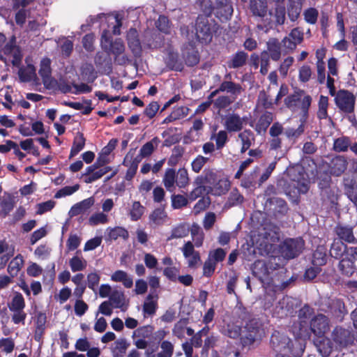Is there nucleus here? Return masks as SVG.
I'll list each match as a JSON object with an SVG mask.
<instances>
[{"label": "nucleus", "instance_id": "37", "mask_svg": "<svg viewBox=\"0 0 357 357\" xmlns=\"http://www.w3.org/2000/svg\"><path fill=\"white\" fill-rule=\"evenodd\" d=\"M14 206V197L10 194L5 195L1 200H0V206L1 208L0 215L2 218H6L13 209Z\"/></svg>", "mask_w": 357, "mask_h": 357}, {"label": "nucleus", "instance_id": "39", "mask_svg": "<svg viewBox=\"0 0 357 357\" xmlns=\"http://www.w3.org/2000/svg\"><path fill=\"white\" fill-rule=\"evenodd\" d=\"M23 264V257L20 254H18L10 261L7 271L11 278H14L17 275L19 271L22 268Z\"/></svg>", "mask_w": 357, "mask_h": 357}, {"label": "nucleus", "instance_id": "1", "mask_svg": "<svg viewBox=\"0 0 357 357\" xmlns=\"http://www.w3.org/2000/svg\"><path fill=\"white\" fill-rule=\"evenodd\" d=\"M270 345L276 353L275 357H301L304 352V347L299 341H293L285 333L279 331L273 332Z\"/></svg>", "mask_w": 357, "mask_h": 357}, {"label": "nucleus", "instance_id": "58", "mask_svg": "<svg viewBox=\"0 0 357 357\" xmlns=\"http://www.w3.org/2000/svg\"><path fill=\"white\" fill-rule=\"evenodd\" d=\"M162 182L167 190H172L176 183V172L174 169L169 168L166 170Z\"/></svg>", "mask_w": 357, "mask_h": 357}, {"label": "nucleus", "instance_id": "18", "mask_svg": "<svg viewBox=\"0 0 357 357\" xmlns=\"http://www.w3.org/2000/svg\"><path fill=\"white\" fill-rule=\"evenodd\" d=\"M183 58L185 64L189 67H193L199 63L200 56L194 42H188L183 50Z\"/></svg>", "mask_w": 357, "mask_h": 357}, {"label": "nucleus", "instance_id": "47", "mask_svg": "<svg viewBox=\"0 0 357 357\" xmlns=\"http://www.w3.org/2000/svg\"><path fill=\"white\" fill-rule=\"evenodd\" d=\"M159 142V138L158 137H155L151 141L145 143L140 149V156L144 158L150 156Z\"/></svg>", "mask_w": 357, "mask_h": 357}, {"label": "nucleus", "instance_id": "19", "mask_svg": "<svg viewBox=\"0 0 357 357\" xmlns=\"http://www.w3.org/2000/svg\"><path fill=\"white\" fill-rule=\"evenodd\" d=\"M328 311L333 317L339 321H342L347 310L345 304L341 298H334L330 301L328 304Z\"/></svg>", "mask_w": 357, "mask_h": 357}, {"label": "nucleus", "instance_id": "13", "mask_svg": "<svg viewBox=\"0 0 357 357\" xmlns=\"http://www.w3.org/2000/svg\"><path fill=\"white\" fill-rule=\"evenodd\" d=\"M334 234L337 240L344 243H357V238L354 234V226L338 222L334 227Z\"/></svg>", "mask_w": 357, "mask_h": 357}, {"label": "nucleus", "instance_id": "59", "mask_svg": "<svg viewBox=\"0 0 357 357\" xmlns=\"http://www.w3.org/2000/svg\"><path fill=\"white\" fill-rule=\"evenodd\" d=\"M189 183L188 170L185 168H180L176 175V184L179 188H185Z\"/></svg>", "mask_w": 357, "mask_h": 357}, {"label": "nucleus", "instance_id": "60", "mask_svg": "<svg viewBox=\"0 0 357 357\" xmlns=\"http://www.w3.org/2000/svg\"><path fill=\"white\" fill-rule=\"evenodd\" d=\"M112 170V167L109 166H106L102 168L98 169L97 171H94L93 174L89 175V176H86L84 178V181L86 183H91L95 181H97L102 178L105 174Z\"/></svg>", "mask_w": 357, "mask_h": 357}, {"label": "nucleus", "instance_id": "6", "mask_svg": "<svg viewBox=\"0 0 357 357\" xmlns=\"http://www.w3.org/2000/svg\"><path fill=\"white\" fill-rule=\"evenodd\" d=\"M196 181L204 185L211 186L216 184L218 185L216 190L217 194L220 195L228 191L229 183L227 181L220 180L217 183V174L213 169L205 168L202 174L197 176Z\"/></svg>", "mask_w": 357, "mask_h": 357}, {"label": "nucleus", "instance_id": "17", "mask_svg": "<svg viewBox=\"0 0 357 357\" xmlns=\"http://www.w3.org/2000/svg\"><path fill=\"white\" fill-rule=\"evenodd\" d=\"M310 330L318 337H322L329 330V321L326 316L319 314L310 321Z\"/></svg>", "mask_w": 357, "mask_h": 357}, {"label": "nucleus", "instance_id": "35", "mask_svg": "<svg viewBox=\"0 0 357 357\" xmlns=\"http://www.w3.org/2000/svg\"><path fill=\"white\" fill-rule=\"evenodd\" d=\"M270 204H275L274 215L281 217L285 215L289 210L287 203L282 198L273 197L268 199Z\"/></svg>", "mask_w": 357, "mask_h": 357}, {"label": "nucleus", "instance_id": "5", "mask_svg": "<svg viewBox=\"0 0 357 357\" xmlns=\"http://www.w3.org/2000/svg\"><path fill=\"white\" fill-rule=\"evenodd\" d=\"M312 97L310 96H306L303 98L301 107V124L297 128L288 127L284 128V134L286 137L293 142H296V140L304 133L305 132V124L309 116V109L312 103Z\"/></svg>", "mask_w": 357, "mask_h": 357}, {"label": "nucleus", "instance_id": "46", "mask_svg": "<svg viewBox=\"0 0 357 357\" xmlns=\"http://www.w3.org/2000/svg\"><path fill=\"white\" fill-rule=\"evenodd\" d=\"M129 346L126 339H119L114 342V347L112 349L113 357H123Z\"/></svg>", "mask_w": 357, "mask_h": 357}, {"label": "nucleus", "instance_id": "62", "mask_svg": "<svg viewBox=\"0 0 357 357\" xmlns=\"http://www.w3.org/2000/svg\"><path fill=\"white\" fill-rule=\"evenodd\" d=\"M209 161V158L198 155L191 162L192 170L195 173H199L204 166Z\"/></svg>", "mask_w": 357, "mask_h": 357}, {"label": "nucleus", "instance_id": "12", "mask_svg": "<svg viewBox=\"0 0 357 357\" xmlns=\"http://www.w3.org/2000/svg\"><path fill=\"white\" fill-rule=\"evenodd\" d=\"M284 132V127L282 124L278 121L274 122L269 129L270 138L268 139V147L270 151H275L281 149L282 144V139L281 135Z\"/></svg>", "mask_w": 357, "mask_h": 357}, {"label": "nucleus", "instance_id": "48", "mask_svg": "<svg viewBox=\"0 0 357 357\" xmlns=\"http://www.w3.org/2000/svg\"><path fill=\"white\" fill-rule=\"evenodd\" d=\"M241 332L242 328L234 324H227L222 331L223 335L232 339L238 338L241 335Z\"/></svg>", "mask_w": 357, "mask_h": 357}, {"label": "nucleus", "instance_id": "22", "mask_svg": "<svg viewBox=\"0 0 357 357\" xmlns=\"http://www.w3.org/2000/svg\"><path fill=\"white\" fill-rule=\"evenodd\" d=\"M308 96L303 89H296L291 94L288 95L284 100L285 106L291 110H295L298 107V103L302 104L303 99L305 96Z\"/></svg>", "mask_w": 357, "mask_h": 357}, {"label": "nucleus", "instance_id": "4", "mask_svg": "<svg viewBox=\"0 0 357 357\" xmlns=\"http://www.w3.org/2000/svg\"><path fill=\"white\" fill-rule=\"evenodd\" d=\"M218 29V24L213 20L205 15H199L196 20L195 30L197 40L202 44L211 42L213 33Z\"/></svg>", "mask_w": 357, "mask_h": 357}, {"label": "nucleus", "instance_id": "49", "mask_svg": "<svg viewBox=\"0 0 357 357\" xmlns=\"http://www.w3.org/2000/svg\"><path fill=\"white\" fill-rule=\"evenodd\" d=\"M81 75L88 82H93L97 77L93 66L88 63L81 67Z\"/></svg>", "mask_w": 357, "mask_h": 357}, {"label": "nucleus", "instance_id": "44", "mask_svg": "<svg viewBox=\"0 0 357 357\" xmlns=\"http://www.w3.org/2000/svg\"><path fill=\"white\" fill-rule=\"evenodd\" d=\"M351 146L349 137L342 136L334 140L333 149L337 153L345 152Z\"/></svg>", "mask_w": 357, "mask_h": 357}, {"label": "nucleus", "instance_id": "53", "mask_svg": "<svg viewBox=\"0 0 357 357\" xmlns=\"http://www.w3.org/2000/svg\"><path fill=\"white\" fill-rule=\"evenodd\" d=\"M46 321V314L42 312H38L36 319V333L34 335V338L36 340H38V339H37L38 332H40V335H43V334L44 333L45 330Z\"/></svg>", "mask_w": 357, "mask_h": 357}, {"label": "nucleus", "instance_id": "24", "mask_svg": "<svg viewBox=\"0 0 357 357\" xmlns=\"http://www.w3.org/2000/svg\"><path fill=\"white\" fill-rule=\"evenodd\" d=\"M94 198L91 197L74 204L70 209V216L74 217L84 213L94 204Z\"/></svg>", "mask_w": 357, "mask_h": 357}, {"label": "nucleus", "instance_id": "25", "mask_svg": "<svg viewBox=\"0 0 357 357\" xmlns=\"http://www.w3.org/2000/svg\"><path fill=\"white\" fill-rule=\"evenodd\" d=\"M328 249L326 245H318L312 254V263L316 266H322L327 263Z\"/></svg>", "mask_w": 357, "mask_h": 357}, {"label": "nucleus", "instance_id": "51", "mask_svg": "<svg viewBox=\"0 0 357 357\" xmlns=\"http://www.w3.org/2000/svg\"><path fill=\"white\" fill-rule=\"evenodd\" d=\"M328 98L327 96H321L318 102L317 118L320 120L326 119L328 116Z\"/></svg>", "mask_w": 357, "mask_h": 357}, {"label": "nucleus", "instance_id": "20", "mask_svg": "<svg viewBox=\"0 0 357 357\" xmlns=\"http://www.w3.org/2000/svg\"><path fill=\"white\" fill-rule=\"evenodd\" d=\"M357 257H352L349 255V248L348 249V255L346 257L342 259L338 264V268L341 273L345 276L351 277L357 270L355 265V261Z\"/></svg>", "mask_w": 357, "mask_h": 357}, {"label": "nucleus", "instance_id": "7", "mask_svg": "<svg viewBox=\"0 0 357 357\" xmlns=\"http://www.w3.org/2000/svg\"><path fill=\"white\" fill-rule=\"evenodd\" d=\"M304 246L302 238H287L280 245V252L284 259H291L302 253Z\"/></svg>", "mask_w": 357, "mask_h": 357}, {"label": "nucleus", "instance_id": "40", "mask_svg": "<svg viewBox=\"0 0 357 357\" xmlns=\"http://www.w3.org/2000/svg\"><path fill=\"white\" fill-rule=\"evenodd\" d=\"M112 305L114 308H120L122 311H125L123 306L125 305V295L121 291L114 290L109 297Z\"/></svg>", "mask_w": 357, "mask_h": 357}, {"label": "nucleus", "instance_id": "64", "mask_svg": "<svg viewBox=\"0 0 357 357\" xmlns=\"http://www.w3.org/2000/svg\"><path fill=\"white\" fill-rule=\"evenodd\" d=\"M167 217L166 213L162 208L155 209L149 216V219L156 225H162Z\"/></svg>", "mask_w": 357, "mask_h": 357}, {"label": "nucleus", "instance_id": "11", "mask_svg": "<svg viewBox=\"0 0 357 357\" xmlns=\"http://www.w3.org/2000/svg\"><path fill=\"white\" fill-rule=\"evenodd\" d=\"M337 107L347 114L354 111L356 98L354 94L347 90H340L335 98Z\"/></svg>", "mask_w": 357, "mask_h": 357}, {"label": "nucleus", "instance_id": "55", "mask_svg": "<svg viewBox=\"0 0 357 357\" xmlns=\"http://www.w3.org/2000/svg\"><path fill=\"white\" fill-rule=\"evenodd\" d=\"M145 208L138 201L132 203L129 215L131 220L137 221L141 219L144 213Z\"/></svg>", "mask_w": 357, "mask_h": 357}, {"label": "nucleus", "instance_id": "10", "mask_svg": "<svg viewBox=\"0 0 357 357\" xmlns=\"http://www.w3.org/2000/svg\"><path fill=\"white\" fill-rule=\"evenodd\" d=\"M274 269H275V268H272L270 263L259 259L254 262L252 271L253 275L257 278L262 284L270 285L273 282L270 271Z\"/></svg>", "mask_w": 357, "mask_h": 357}, {"label": "nucleus", "instance_id": "56", "mask_svg": "<svg viewBox=\"0 0 357 357\" xmlns=\"http://www.w3.org/2000/svg\"><path fill=\"white\" fill-rule=\"evenodd\" d=\"M301 4L296 1H290L287 6V14L291 21L295 22L299 17L301 11Z\"/></svg>", "mask_w": 357, "mask_h": 357}, {"label": "nucleus", "instance_id": "30", "mask_svg": "<svg viewBox=\"0 0 357 357\" xmlns=\"http://www.w3.org/2000/svg\"><path fill=\"white\" fill-rule=\"evenodd\" d=\"M193 185H195V188L188 195V199L191 202L196 200L204 195H208L212 191V188L211 186L199 183L196 181V178L194 180Z\"/></svg>", "mask_w": 357, "mask_h": 357}, {"label": "nucleus", "instance_id": "54", "mask_svg": "<svg viewBox=\"0 0 357 357\" xmlns=\"http://www.w3.org/2000/svg\"><path fill=\"white\" fill-rule=\"evenodd\" d=\"M26 303L22 294L20 292H15L8 307L10 311L17 309L25 308Z\"/></svg>", "mask_w": 357, "mask_h": 357}, {"label": "nucleus", "instance_id": "33", "mask_svg": "<svg viewBox=\"0 0 357 357\" xmlns=\"http://www.w3.org/2000/svg\"><path fill=\"white\" fill-rule=\"evenodd\" d=\"M158 295H153V292L148 294L143 305V312L144 315H153L155 313L158 307Z\"/></svg>", "mask_w": 357, "mask_h": 357}, {"label": "nucleus", "instance_id": "52", "mask_svg": "<svg viewBox=\"0 0 357 357\" xmlns=\"http://www.w3.org/2000/svg\"><path fill=\"white\" fill-rule=\"evenodd\" d=\"M244 201L243 195L240 193L237 188H234L230 192L226 205L229 207H232L241 204Z\"/></svg>", "mask_w": 357, "mask_h": 357}, {"label": "nucleus", "instance_id": "42", "mask_svg": "<svg viewBox=\"0 0 357 357\" xmlns=\"http://www.w3.org/2000/svg\"><path fill=\"white\" fill-rule=\"evenodd\" d=\"M320 337L321 339L316 344L317 350L323 357H328L333 351V343L327 337Z\"/></svg>", "mask_w": 357, "mask_h": 357}, {"label": "nucleus", "instance_id": "21", "mask_svg": "<svg viewBox=\"0 0 357 357\" xmlns=\"http://www.w3.org/2000/svg\"><path fill=\"white\" fill-rule=\"evenodd\" d=\"M220 93H227L230 97L236 99L244 91L241 84L232 82L231 80H224L218 88Z\"/></svg>", "mask_w": 357, "mask_h": 357}, {"label": "nucleus", "instance_id": "23", "mask_svg": "<svg viewBox=\"0 0 357 357\" xmlns=\"http://www.w3.org/2000/svg\"><path fill=\"white\" fill-rule=\"evenodd\" d=\"M225 127L229 132H238L243 129V119L237 114H229L225 119Z\"/></svg>", "mask_w": 357, "mask_h": 357}, {"label": "nucleus", "instance_id": "3", "mask_svg": "<svg viewBox=\"0 0 357 357\" xmlns=\"http://www.w3.org/2000/svg\"><path fill=\"white\" fill-rule=\"evenodd\" d=\"M266 46L267 50H264L260 54V73L263 75L268 72L270 59L278 61L282 53V43L276 38H271L266 43Z\"/></svg>", "mask_w": 357, "mask_h": 357}, {"label": "nucleus", "instance_id": "8", "mask_svg": "<svg viewBox=\"0 0 357 357\" xmlns=\"http://www.w3.org/2000/svg\"><path fill=\"white\" fill-rule=\"evenodd\" d=\"M102 49L108 54H113L114 59L123 54L125 51V45L121 38L112 40L109 31L104 30L101 36Z\"/></svg>", "mask_w": 357, "mask_h": 357}, {"label": "nucleus", "instance_id": "38", "mask_svg": "<svg viewBox=\"0 0 357 357\" xmlns=\"http://www.w3.org/2000/svg\"><path fill=\"white\" fill-rule=\"evenodd\" d=\"M85 142L86 139L84 134L82 132H77L73 139L69 158H71L77 155L84 149Z\"/></svg>", "mask_w": 357, "mask_h": 357}, {"label": "nucleus", "instance_id": "36", "mask_svg": "<svg viewBox=\"0 0 357 357\" xmlns=\"http://www.w3.org/2000/svg\"><path fill=\"white\" fill-rule=\"evenodd\" d=\"M190 232V227L185 222H181L172 229L171 234L167 237V241L174 238H181L187 236Z\"/></svg>", "mask_w": 357, "mask_h": 357}, {"label": "nucleus", "instance_id": "50", "mask_svg": "<svg viewBox=\"0 0 357 357\" xmlns=\"http://www.w3.org/2000/svg\"><path fill=\"white\" fill-rule=\"evenodd\" d=\"M270 15L275 19V25H283L286 19V9L283 5H277L273 12L270 11Z\"/></svg>", "mask_w": 357, "mask_h": 357}, {"label": "nucleus", "instance_id": "29", "mask_svg": "<svg viewBox=\"0 0 357 357\" xmlns=\"http://www.w3.org/2000/svg\"><path fill=\"white\" fill-rule=\"evenodd\" d=\"M273 121V113L268 111H266L260 116L257 123H256L255 131L258 134L265 132Z\"/></svg>", "mask_w": 357, "mask_h": 357}, {"label": "nucleus", "instance_id": "16", "mask_svg": "<svg viewBox=\"0 0 357 357\" xmlns=\"http://www.w3.org/2000/svg\"><path fill=\"white\" fill-rule=\"evenodd\" d=\"M183 257L188 259V267L196 268L201 263L200 254L194 248L191 241H187L181 248Z\"/></svg>", "mask_w": 357, "mask_h": 357}, {"label": "nucleus", "instance_id": "2", "mask_svg": "<svg viewBox=\"0 0 357 357\" xmlns=\"http://www.w3.org/2000/svg\"><path fill=\"white\" fill-rule=\"evenodd\" d=\"M287 176L291 183L284 190L287 195L305 194L309 190L310 181L307 173L302 166L296 165L287 169Z\"/></svg>", "mask_w": 357, "mask_h": 357}, {"label": "nucleus", "instance_id": "9", "mask_svg": "<svg viewBox=\"0 0 357 357\" xmlns=\"http://www.w3.org/2000/svg\"><path fill=\"white\" fill-rule=\"evenodd\" d=\"M261 324L255 319L249 320L244 326L241 343L243 347H249L261 338Z\"/></svg>", "mask_w": 357, "mask_h": 357}, {"label": "nucleus", "instance_id": "57", "mask_svg": "<svg viewBox=\"0 0 357 357\" xmlns=\"http://www.w3.org/2000/svg\"><path fill=\"white\" fill-rule=\"evenodd\" d=\"M108 236L110 239L114 241L119 238H122L123 240H128L129 238V233L126 228L118 226L109 230Z\"/></svg>", "mask_w": 357, "mask_h": 357}, {"label": "nucleus", "instance_id": "61", "mask_svg": "<svg viewBox=\"0 0 357 357\" xmlns=\"http://www.w3.org/2000/svg\"><path fill=\"white\" fill-rule=\"evenodd\" d=\"M69 264L73 272H77L84 270L87 266V262L78 256H74L70 259Z\"/></svg>", "mask_w": 357, "mask_h": 357}, {"label": "nucleus", "instance_id": "34", "mask_svg": "<svg viewBox=\"0 0 357 357\" xmlns=\"http://www.w3.org/2000/svg\"><path fill=\"white\" fill-rule=\"evenodd\" d=\"M134 155H135V150L130 149L126 155V156L123 159V161L122 162V165L123 166L128 167V169L126 171V176H125V179L128 181H131L134 178V176H135V174L137 173V169H138L137 167H135V166L129 164V162H128V160L129 161L132 160Z\"/></svg>", "mask_w": 357, "mask_h": 357}, {"label": "nucleus", "instance_id": "31", "mask_svg": "<svg viewBox=\"0 0 357 357\" xmlns=\"http://www.w3.org/2000/svg\"><path fill=\"white\" fill-rule=\"evenodd\" d=\"M248 54L244 51H238L233 54L230 60L227 61V66L229 68H238L245 65Z\"/></svg>", "mask_w": 357, "mask_h": 357}, {"label": "nucleus", "instance_id": "32", "mask_svg": "<svg viewBox=\"0 0 357 357\" xmlns=\"http://www.w3.org/2000/svg\"><path fill=\"white\" fill-rule=\"evenodd\" d=\"M250 9L253 15L264 17L267 13V3L266 0H250Z\"/></svg>", "mask_w": 357, "mask_h": 357}, {"label": "nucleus", "instance_id": "14", "mask_svg": "<svg viewBox=\"0 0 357 357\" xmlns=\"http://www.w3.org/2000/svg\"><path fill=\"white\" fill-rule=\"evenodd\" d=\"M333 340L341 348L346 347L354 343V337L349 329L336 326L332 333Z\"/></svg>", "mask_w": 357, "mask_h": 357}, {"label": "nucleus", "instance_id": "45", "mask_svg": "<svg viewBox=\"0 0 357 357\" xmlns=\"http://www.w3.org/2000/svg\"><path fill=\"white\" fill-rule=\"evenodd\" d=\"M210 139L215 140L217 150H222L229 141L228 135L225 130H220L218 133L212 134Z\"/></svg>", "mask_w": 357, "mask_h": 357}, {"label": "nucleus", "instance_id": "15", "mask_svg": "<svg viewBox=\"0 0 357 357\" xmlns=\"http://www.w3.org/2000/svg\"><path fill=\"white\" fill-rule=\"evenodd\" d=\"M45 86L50 89L56 83V79L52 77L51 60L47 57L42 59L38 71Z\"/></svg>", "mask_w": 357, "mask_h": 357}, {"label": "nucleus", "instance_id": "41", "mask_svg": "<svg viewBox=\"0 0 357 357\" xmlns=\"http://www.w3.org/2000/svg\"><path fill=\"white\" fill-rule=\"evenodd\" d=\"M111 279L114 282H121L126 288H131L133 285L132 278L127 274L126 272L121 270L116 271L111 276Z\"/></svg>", "mask_w": 357, "mask_h": 357}, {"label": "nucleus", "instance_id": "43", "mask_svg": "<svg viewBox=\"0 0 357 357\" xmlns=\"http://www.w3.org/2000/svg\"><path fill=\"white\" fill-rule=\"evenodd\" d=\"M233 98L229 96H218L213 102V109L218 112L225 109L229 107L235 100Z\"/></svg>", "mask_w": 357, "mask_h": 357}, {"label": "nucleus", "instance_id": "63", "mask_svg": "<svg viewBox=\"0 0 357 357\" xmlns=\"http://www.w3.org/2000/svg\"><path fill=\"white\" fill-rule=\"evenodd\" d=\"M160 347L162 351L157 354V357H172L174 354V345L168 340H164L161 342Z\"/></svg>", "mask_w": 357, "mask_h": 357}, {"label": "nucleus", "instance_id": "26", "mask_svg": "<svg viewBox=\"0 0 357 357\" xmlns=\"http://www.w3.org/2000/svg\"><path fill=\"white\" fill-rule=\"evenodd\" d=\"M217 14L227 20L233 14V6L231 0H215Z\"/></svg>", "mask_w": 357, "mask_h": 357}, {"label": "nucleus", "instance_id": "28", "mask_svg": "<svg viewBox=\"0 0 357 357\" xmlns=\"http://www.w3.org/2000/svg\"><path fill=\"white\" fill-rule=\"evenodd\" d=\"M348 247L344 243L337 239H334L330 248V255L335 259H340L345 253L348 255Z\"/></svg>", "mask_w": 357, "mask_h": 357}, {"label": "nucleus", "instance_id": "27", "mask_svg": "<svg viewBox=\"0 0 357 357\" xmlns=\"http://www.w3.org/2000/svg\"><path fill=\"white\" fill-rule=\"evenodd\" d=\"M165 63L166 66L171 70L181 72L184 68L177 52H169L165 59Z\"/></svg>", "mask_w": 357, "mask_h": 357}]
</instances>
